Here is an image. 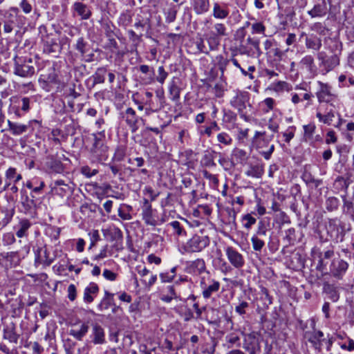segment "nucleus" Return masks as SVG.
<instances>
[{
	"label": "nucleus",
	"instance_id": "nucleus-1",
	"mask_svg": "<svg viewBox=\"0 0 354 354\" xmlns=\"http://www.w3.org/2000/svg\"><path fill=\"white\" fill-rule=\"evenodd\" d=\"M104 131L91 135L92 145L89 149L92 162H100L107 158L108 147L104 144Z\"/></svg>",
	"mask_w": 354,
	"mask_h": 354
},
{
	"label": "nucleus",
	"instance_id": "nucleus-2",
	"mask_svg": "<svg viewBox=\"0 0 354 354\" xmlns=\"http://www.w3.org/2000/svg\"><path fill=\"white\" fill-rule=\"evenodd\" d=\"M328 236L336 243L342 242L346 232L351 230V226L346 228L345 223L338 218H328L325 224Z\"/></svg>",
	"mask_w": 354,
	"mask_h": 354
},
{
	"label": "nucleus",
	"instance_id": "nucleus-3",
	"mask_svg": "<svg viewBox=\"0 0 354 354\" xmlns=\"http://www.w3.org/2000/svg\"><path fill=\"white\" fill-rule=\"evenodd\" d=\"M30 247L28 244L22 247L18 251L0 253V264L6 269L17 267L21 261L30 252Z\"/></svg>",
	"mask_w": 354,
	"mask_h": 354
},
{
	"label": "nucleus",
	"instance_id": "nucleus-4",
	"mask_svg": "<svg viewBox=\"0 0 354 354\" xmlns=\"http://www.w3.org/2000/svg\"><path fill=\"white\" fill-rule=\"evenodd\" d=\"M106 343L105 330L99 324H92L91 331L89 335V342L78 348V354H89V351L93 345H103Z\"/></svg>",
	"mask_w": 354,
	"mask_h": 354
},
{
	"label": "nucleus",
	"instance_id": "nucleus-5",
	"mask_svg": "<svg viewBox=\"0 0 354 354\" xmlns=\"http://www.w3.org/2000/svg\"><path fill=\"white\" fill-rule=\"evenodd\" d=\"M265 135V131H255L252 145L266 160H269L274 151V145L269 146L270 139L266 138Z\"/></svg>",
	"mask_w": 354,
	"mask_h": 354
},
{
	"label": "nucleus",
	"instance_id": "nucleus-6",
	"mask_svg": "<svg viewBox=\"0 0 354 354\" xmlns=\"http://www.w3.org/2000/svg\"><path fill=\"white\" fill-rule=\"evenodd\" d=\"M250 94L245 91L235 90L233 91V96L230 100V104L232 107L236 109L241 118L247 120V116L245 110L250 104Z\"/></svg>",
	"mask_w": 354,
	"mask_h": 354
},
{
	"label": "nucleus",
	"instance_id": "nucleus-7",
	"mask_svg": "<svg viewBox=\"0 0 354 354\" xmlns=\"http://www.w3.org/2000/svg\"><path fill=\"white\" fill-rule=\"evenodd\" d=\"M236 50L239 54L245 55L252 58H258L262 55L259 39L256 37H248L240 44Z\"/></svg>",
	"mask_w": 354,
	"mask_h": 354
},
{
	"label": "nucleus",
	"instance_id": "nucleus-8",
	"mask_svg": "<svg viewBox=\"0 0 354 354\" xmlns=\"http://www.w3.org/2000/svg\"><path fill=\"white\" fill-rule=\"evenodd\" d=\"M14 74L22 77H30L35 73V67L31 59L16 57L14 59Z\"/></svg>",
	"mask_w": 354,
	"mask_h": 354
},
{
	"label": "nucleus",
	"instance_id": "nucleus-9",
	"mask_svg": "<svg viewBox=\"0 0 354 354\" xmlns=\"http://www.w3.org/2000/svg\"><path fill=\"white\" fill-rule=\"evenodd\" d=\"M317 85L315 96L319 103H328L333 106L332 102L336 98L337 95L333 93L332 86L321 81H317Z\"/></svg>",
	"mask_w": 354,
	"mask_h": 354
},
{
	"label": "nucleus",
	"instance_id": "nucleus-10",
	"mask_svg": "<svg viewBox=\"0 0 354 354\" xmlns=\"http://www.w3.org/2000/svg\"><path fill=\"white\" fill-rule=\"evenodd\" d=\"M209 245V239L207 236H193L183 246L185 252H199Z\"/></svg>",
	"mask_w": 354,
	"mask_h": 354
},
{
	"label": "nucleus",
	"instance_id": "nucleus-11",
	"mask_svg": "<svg viewBox=\"0 0 354 354\" xmlns=\"http://www.w3.org/2000/svg\"><path fill=\"white\" fill-rule=\"evenodd\" d=\"M120 114V117L125 121L131 132L133 133H136L138 130L140 124L144 122V120L138 116L136 111L131 107L121 111Z\"/></svg>",
	"mask_w": 354,
	"mask_h": 354
},
{
	"label": "nucleus",
	"instance_id": "nucleus-12",
	"mask_svg": "<svg viewBox=\"0 0 354 354\" xmlns=\"http://www.w3.org/2000/svg\"><path fill=\"white\" fill-rule=\"evenodd\" d=\"M39 83L41 88L47 91H50L51 84L59 83L58 75L54 66L48 67L40 75Z\"/></svg>",
	"mask_w": 354,
	"mask_h": 354
},
{
	"label": "nucleus",
	"instance_id": "nucleus-13",
	"mask_svg": "<svg viewBox=\"0 0 354 354\" xmlns=\"http://www.w3.org/2000/svg\"><path fill=\"white\" fill-rule=\"evenodd\" d=\"M263 47L266 50V55L267 57L273 58L274 61L277 62H280L283 59V57L285 56L286 52L279 49L274 39H266L263 42Z\"/></svg>",
	"mask_w": 354,
	"mask_h": 354
},
{
	"label": "nucleus",
	"instance_id": "nucleus-14",
	"mask_svg": "<svg viewBox=\"0 0 354 354\" xmlns=\"http://www.w3.org/2000/svg\"><path fill=\"white\" fill-rule=\"evenodd\" d=\"M243 348L250 354H259L261 352L259 338L257 334L252 333L245 335L243 340Z\"/></svg>",
	"mask_w": 354,
	"mask_h": 354
},
{
	"label": "nucleus",
	"instance_id": "nucleus-15",
	"mask_svg": "<svg viewBox=\"0 0 354 354\" xmlns=\"http://www.w3.org/2000/svg\"><path fill=\"white\" fill-rule=\"evenodd\" d=\"M33 124H39L37 120H30L27 124H21L19 122H11L8 120V129L13 136H20L27 132Z\"/></svg>",
	"mask_w": 354,
	"mask_h": 354
},
{
	"label": "nucleus",
	"instance_id": "nucleus-16",
	"mask_svg": "<svg viewBox=\"0 0 354 354\" xmlns=\"http://www.w3.org/2000/svg\"><path fill=\"white\" fill-rule=\"evenodd\" d=\"M348 268V264L346 261L335 259L330 266V272L334 277L340 279L346 273Z\"/></svg>",
	"mask_w": 354,
	"mask_h": 354
},
{
	"label": "nucleus",
	"instance_id": "nucleus-17",
	"mask_svg": "<svg viewBox=\"0 0 354 354\" xmlns=\"http://www.w3.org/2000/svg\"><path fill=\"white\" fill-rule=\"evenodd\" d=\"M227 258L230 263L237 269L241 268L245 265L243 256L233 247L229 246L225 250Z\"/></svg>",
	"mask_w": 354,
	"mask_h": 354
},
{
	"label": "nucleus",
	"instance_id": "nucleus-18",
	"mask_svg": "<svg viewBox=\"0 0 354 354\" xmlns=\"http://www.w3.org/2000/svg\"><path fill=\"white\" fill-rule=\"evenodd\" d=\"M50 188L53 194L57 195L62 198L70 195L73 192L72 187L66 183L64 180H57L52 183Z\"/></svg>",
	"mask_w": 354,
	"mask_h": 354
},
{
	"label": "nucleus",
	"instance_id": "nucleus-19",
	"mask_svg": "<svg viewBox=\"0 0 354 354\" xmlns=\"http://www.w3.org/2000/svg\"><path fill=\"white\" fill-rule=\"evenodd\" d=\"M16 329V324L13 322L3 324V339L8 340L10 343L17 344L20 335L17 333Z\"/></svg>",
	"mask_w": 354,
	"mask_h": 354
},
{
	"label": "nucleus",
	"instance_id": "nucleus-20",
	"mask_svg": "<svg viewBox=\"0 0 354 354\" xmlns=\"http://www.w3.org/2000/svg\"><path fill=\"white\" fill-rule=\"evenodd\" d=\"M46 166L50 173L62 174L66 169V164L61 162V160L56 158L54 155L47 157Z\"/></svg>",
	"mask_w": 354,
	"mask_h": 354
},
{
	"label": "nucleus",
	"instance_id": "nucleus-21",
	"mask_svg": "<svg viewBox=\"0 0 354 354\" xmlns=\"http://www.w3.org/2000/svg\"><path fill=\"white\" fill-rule=\"evenodd\" d=\"M182 4L183 3L175 4L169 1L165 3L163 8V14L167 23L170 24L176 20L177 13Z\"/></svg>",
	"mask_w": 354,
	"mask_h": 354
},
{
	"label": "nucleus",
	"instance_id": "nucleus-22",
	"mask_svg": "<svg viewBox=\"0 0 354 354\" xmlns=\"http://www.w3.org/2000/svg\"><path fill=\"white\" fill-rule=\"evenodd\" d=\"M325 53H318L317 58L321 61L320 66H323L326 72L332 71L339 64V59L337 54H334L328 59H325Z\"/></svg>",
	"mask_w": 354,
	"mask_h": 354
},
{
	"label": "nucleus",
	"instance_id": "nucleus-23",
	"mask_svg": "<svg viewBox=\"0 0 354 354\" xmlns=\"http://www.w3.org/2000/svg\"><path fill=\"white\" fill-rule=\"evenodd\" d=\"M186 272L189 274L198 275L206 270L205 262L203 259H197L186 263Z\"/></svg>",
	"mask_w": 354,
	"mask_h": 354
},
{
	"label": "nucleus",
	"instance_id": "nucleus-24",
	"mask_svg": "<svg viewBox=\"0 0 354 354\" xmlns=\"http://www.w3.org/2000/svg\"><path fill=\"white\" fill-rule=\"evenodd\" d=\"M209 284H206L204 280L201 281V287L202 288V295L205 299H209L212 297L214 293L217 292L221 286L219 281L215 279H209Z\"/></svg>",
	"mask_w": 354,
	"mask_h": 354
},
{
	"label": "nucleus",
	"instance_id": "nucleus-25",
	"mask_svg": "<svg viewBox=\"0 0 354 354\" xmlns=\"http://www.w3.org/2000/svg\"><path fill=\"white\" fill-rule=\"evenodd\" d=\"M75 49L80 53L81 56L85 57L84 60L86 62H89L93 61L94 54L91 53L86 55L89 50V44L84 37H81L77 39L76 44H75Z\"/></svg>",
	"mask_w": 354,
	"mask_h": 354
},
{
	"label": "nucleus",
	"instance_id": "nucleus-26",
	"mask_svg": "<svg viewBox=\"0 0 354 354\" xmlns=\"http://www.w3.org/2000/svg\"><path fill=\"white\" fill-rule=\"evenodd\" d=\"M72 9L75 14L80 17L82 20H87L92 15L91 8L80 1H75L72 6Z\"/></svg>",
	"mask_w": 354,
	"mask_h": 354
},
{
	"label": "nucleus",
	"instance_id": "nucleus-27",
	"mask_svg": "<svg viewBox=\"0 0 354 354\" xmlns=\"http://www.w3.org/2000/svg\"><path fill=\"white\" fill-rule=\"evenodd\" d=\"M142 216V219L147 225L151 226L157 225V221L153 216L151 205L147 199H145Z\"/></svg>",
	"mask_w": 354,
	"mask_h": 354
},
{
	"label": "nucleus",
	"instance_id": "nucleus-28",
	"mask_svg": "<svg viewBox=\"0 0 354 354\" xmlns=\"http://www.w3.org/2000/svg\"><path fill=\"white\" fill-rule=\"evenodd\" d=\"M32 223L27 218H21L19 223L14 226L15 234L18 238L27 237L28 236V230Z\"/></svg>",
	"mask_w": 354,
	"mask_h": 354
},
{
	"label": "nucleus",
	"instance_id": "nucleus-29",
	"mask_svg": "<svg viewBox=\"0 0 354 354\" xmlns=\"http://www.w3.org/2000/svg\"><path fill=\"white\" fill-rule=\"evenodd\" d=\"M88 329L89 326L87 322H81L80 324H76L74 328L70 330L69 335L77 340L81 341L87 334Z\"/></svg>",
	"mask_w": 354,
	"mask_h": 354
},
{
	"label": "nucleus",
	"instance_id": "nucleus-30",
	"mask_svg": "<svg viewBox=\"0 0 354 354\" xmlns=\"http://www.w3.org/2000/svg\"><path fill=\"white\" fill-rule=\"evenodd\" d=\"M230 10L226 3L214 2L213 4L212 15L218 19H224L229 15Z\"/></svg>",
	"mask_w": 354,
	"mask_h": 354
},
{
	"label": "nucleus",
	"instance_id": "nucleus-31",
	"mask_svg": "<svg viewBox=\"0 0 354 354\" xmlns=\"http://www.w3.org/2000/svg\"><path fill=\"white\" fill-rule=\"evenodd\" d=\"M98 292L99 287L97 284L94 282H91L84 289L83 297L84 301L87 304L93 302Z\"/></svg>",
	"mask_w": 354,
	"mask_h": 354
},
{
	"label": "nucleus",
	"instance_id": "nucleus-32",
	"mask_svg": "<svg viewBox=\"0 0 354 354\" xmlns=\"http://www.w3.org/2000/svg\"><path fill=\"white\" fill-rule=\"evenodd\" d=\"M306 336L308 342L312 344L315 349L319 352L321 351V342L324 333L321 330H313L312 333L306 332Z\"/></svg>",
	"mask_w": 354,
	"mask_h": 354
},
{
	"label": "nucleus",
	"instance_id": "nucleus-33",
	"mask_svg": "<svg viewBox=\"0 0 354 354\" xmlns=\"http://www.w3.org/2000/svg\"><path fill=\"white\" fill-rule=\"evenodd\" d=\"M43 49L48 54H57L61 51V46L57 39L48 37L44 42Z\"/></svg>",
	"mask_w": 354,
	"mask_h": 354
},
{
	"label": "nucleus",
	"instance_id": "nucleus-34",
	"mask_svg": "<svg viewBox=\"0 0 354 354\" xmlns=\"http://www.w3.org/2000/svg\"><path fill=\"white\" fill-rule=\"evenodd\" d=\"M179 82L178 78L174 77L169 84L170 99L174 102H177L180 99L181 88L179 87Z\"/></svg>",
	"mask_w": 354,
	"mask_h": 354
},
{
	"label": "nucleus",
	"instance_id": "nucleus-35",
	"mask_svg": "<svg viewBox=\"0 0 354 354\" xmlns=\"http://www.w3.org/2000/svg\"><path fill=\"white\" fill-rule=\"evenodd\" d=\"M217 153H218L214 150L205 151L201 160V165L203 167L208 168L215 167L216 165L214 162V158Z\"/></svg>",
	"mask_w": 354,
	"mask_h": 354
},
{
	"label": "nucleus",
	"instance_id": "nucleus-36",
	"mask_svg": "<svg viewBox=\"0 0 354 354\" xmlns=\"http://www.w3.org/2000/svg\"><path fill=\"white\" fill-rule=\"evenodd\" d=\"M139 71L147 76L142 78L145 84H151L155 82V71L153 67L146 64H142L139 66Z\"/></svg>",
	"mask_w": 354,
	"mask_h": 354
},
{
	"label": "nucleus",
	"instance_id": "nucleus-37",
	"mask_svg": "<svg viewBox=\"0 0 354 354\" xmlns=\"http://www.w3.org/2000/svg\"><path fill=\"white\" fill-rule=\"evenodd\" d=\"M192 5L197 15H202L209 10V0H192Z\"/></svg>",
	"mask_w": 354,
	"mask_h": 354
},
{
	"label": "nucleus",
	"instance_id": "nucleus-38",
	"mask_svg": "<svg viewBox=\"0 0 354 354\" xmlns=\"http://www.w3.org/2000/svg\"><path fill=\"white\" fill-rule=\"evenodd\" d=\"M306 46L308 49L319 50L322 47V39L315 35H310L306 37Z\"/></svg>",
	"mask_w": 354,
	"mask_h": 354
},
{
	"label": "nucleus",
	"instance_id": "nucleus-39",
	"mask_svg": "<svg viewBox=\"0 0 354 354\" xmlns=\"http://www.w3.org/2000/svg\"><path fill=\"white\" fill-rule=\"evenodd\" d=\"M20 193L21 203L24 208L23 211L24 213L27 214L31 210L32 207L35 205L34 200L28 197L26 189H21Z\"/></svg>",
	"mask_w": 354,
	"mask_h": 354
},
{
	"label": "nucleus",
	"instance_id": "nucleus-40",
	"mask_svg": "<svg viewBox=\"0 0 354 354\" xmlns=\"http://www.w3.org/2000/svg\"><path fill=\"white\" fill-rule=\"evenodd\" d=\"M270 230V221L268 220L261 219L258 223L256 233L254 235L260 238L266 236L268 232Z\"/></svg>",
	"mask_w": 354,
	"mask_h": 354
},
{
	"label": "nucleus",
	"instance_id": "nucleus-41",
	"mask_svg": "<svg viewBox=\"0 0 354 354\" xmlns=\"http://www.w3.org/2000/svg\"><path fill=\"white\" fill-rule=\"evenodd\" d=\"M299 64L305 68L311 73L316 72V66L314 62V58L312 55H308L304 56L300 61Z\"/></svg>",
	"mask_w": 354,
	"mask_h": 354
},
{
	"label": "nucleus",
	"instance_id": "nucleus-42",
	"mask_svg": "<svg viewBox=\"0 0 354 354\" xmlns=\"http://www.w3.org/2000/svg\"><path fill=\"white\" fill-rule=\"evenodd\" d=\"M220 127L216 121H212L208 127L200 126L198 127V133L201 136L206 135L210 137L214 131H218Z\"/></svg>",
	"mask_w": 354,
	"mask_h": 354
},
{
	"label": "nucleus",
	"instance_id": "nucleus-43",
	"mask_svg": "<svg viewBox=\"0 0 354 354\" xmlns=\"http://www.w3.org/2000/svg\"><path fill=\"white\" fill-rule=\"evenodd\" d=\"M340 201L339 198L335 196L326 198L325 201V207L328 212H333L337 211L339 207Z\"/></svg>",
	"mask_w": 354,
	"mask_h": 354
},
{
	"label": "nucleus",
	"instance_id": "nucleus-44",
	"mask_svg": "<svg viewBox=\"0 0 354 354\" xmlns=\"http://www.w3.org/2000/svg\"><path fill=\"white\" fill-rule=\"evenodd\" d=\"M304 129V140L306 142L310 143V140L315 133L316 127L315 124L310 123L303 126Z\"/></svg>",
	"mask_w": 354,
	"mask_h": 354
},
{
	"label": "nucleus",
	"instance_id": "nucleus-45",
	"mask_svg": "<svg viewBox=\"0 0 354 354\" xmlns=\"http://www.w3.org/2000/svg\"><path fill=\"white\" fill-rule=\"evenodd\" d=\"M343 199V212L348 215L351 220L354 221V203L346 199V196H342Z\"/></svg>",
	"mask_w": 354,
	"mask_h": 354
},
{
	"label": "nucleus",
	"instance_id": "nucleus-46",
	"mask_svg": "<svg viewBox=\"0 0 354 354\" xmlns=\"http://www.w3.org/2000/svg\"><path fill=\"white\" fill-rule=\"evenodd\" d=\"M316 117L320 122H323L327 125H330L335 118V112L332 109L328 111L326 114H322L320 112L316 113Z\"/></svg>",
	"mask_w": 354,
	"mask_h": 354
},
{
	"label": "nucleus",
	"instance_id": "nucleus-47",
	"mask_svg": "<svg viewBox=\"0 0 354 354\" xmlns=\"http://www.w3.org/2000/svg\"><path fill=\"white\" fill-rule=\"evenodd\" d=\"M225 342H227V348H232L234 345H240V337L236 331L228 333L225 337Z\"/></svg>",
	"mask_w": 354,
	"mask_h": 354
},
{
	"label": "nucleus",
	"instance_id": "nucleus-48",
	"mask_svg": "<svg viewBox=\"0 0 354 354\" xmlns=\"http://www.w3.org/2000/svg\"><path fill=\"white\" fill-rule=\"evenodd\" d=\"M326 9L325 4H316L313 9L308 11V14L313 18L323 17L326 14Z\"/></svg>",
	"mask_w": 354,
	"mask_h": 354
},
{
	"label": "nucleus",
	"instance_id": "nucleus-49",
	"mask_svg": "<svg viewBox=\"0 0 354 354\" xmlns=\"http://www.w3.org/2000/svg\"><path fill=\"white\" fill-rule=\"evenodd\" d=\"M106 74V68L101 67L97 68L95 73L93 75L92 78L93 84H102L104 82L105 75Z\"/></svg>",
	"mask_w": 354,
	"mask_h": 354
},
{
	"label": "nucleus",
	"instance_id": "nucleus-50",
	"mask_svg": "<svg viewBox=\"0 0 354 354\" xmlns=\"http://www.w3.org/2000/svg\"><path fill=\"white\" fill-rule=\"evenodd\" d=\"M264 170L262 165H257L250 166L249 169L245 171L248 176L253 178H261L263 174Z\"/></svg>",
	"mask_w": 354,
	"mask_h": 354
},
{
	"label": "nucleus",
	"instance_id": "nucleus-51",
	"mask_svg": "<svg viewBox=\"0 0 354 354\" xmlns=\"http://www.w3.org/2000/svg\"><path fill=\"white\" fill-rule=\"evenodd\" d=\"M345 139L348 142H353L354 140V122L351 121L346 124L345 129L342 131Z\"/></svg>",
	"mask_w": 354,
	"mask_h": 354
},
{
	"label": "nucleus",
	"instance_id": "nucleus-52",
	"mask_svg": "<svg viewBox=\"0 0 354 354\" xmlns=\"http://www.w3.org/2000/svg\"><path fill=\"white\" fill-rule=\"evenodd\" d=\"M276 104L275 100L272 97H267L259 103V106L263 113L272 111Z\"/></svg>",
	"mask_w": 354,
	"mask_h": 354
},
{
	"label": "nucleus",
	"instance_id": "nucleus-53",
	"mask_svg": "<svg viewBox=\"0 0 354 354\" xmlns=\"http://www.w3.org/2000/svg\"><path fill=\"white\" fill-rule=\"evenodd\" d=\"M6 180H12L15 183H17L21 180L22 176L20 174L17 173V169L14 167H10L6 171Z\"/></svg>",
	"mask_w": 354,
	"mask_h": 354
},
{
	"label": "nucleus",
	"instance_id": "nucleus-54",
	"mask_svg": "<svg viewBox=\"0 0 354 354\" xmlns=\"http://www.w3.org/2000/svg\"><path fill=\"white\" fill-rule=\"evenodd\" d=\"M221 39V38L220 37L209 32L207 37V41L209 44V50H216L220 44Z\"/></svg>",
	"mask_w": 354,
	"mask_h": 354
},
{
	"label": "nucleus",
	"instance_id": "nucleus-55",
	"mask_svg": "<svg viewBox=\"0 0 354 354\" xmlns=\"http://www.w3.org/2000/svg\"><path fill=\"white\" fill-rule=\"evenodd\" d=\"M127 152V147L123 145L117 146L114 155L113 156V160L120 162L124 160Z\"/></svg>",
	"mask_w": 354,
	"mask_h": 354
},
{
	"label": "nucleus",
	"instance_id": "nucleus-56",
	"mask_svg": "<svg viewBox=\"0 0 354 354\" xmlns=\"http://www.w3.org/2000/svg\"><path fill=\"white\" fill-rule=\"evenodd\" d=\"M212 33L220 37L226 36L227 34V28L225 24L222 23H216L212 26V30L210 31Z\"/></svg>",
	"mask_w": 354,
	"mask_h": 354
},
{
	"label": "nucleus",
	"instance_id": "nucleus-57",
	"mask_svg": "<svg viewBox=\"0 0 354 354\" xmlns=\"http://www.w3.org/2000/svg\"><path fill=\"white\" fill-rule=\"evenodd\" d=\"M1 213L3 215L1 221L3 223H5L6 225H8L11 221L14 216L15 209L12 208H9L8 206H4L2 207Z\"/></svg>",
	"mask_w": 354,
	"mask_h": 354
},
{
	"label": "nucleus",
	"instance_id": "nucleus-58",
	"mask_svg": "<svg viewBox=\"0 0 354 354\" xmlns=\"http://www.w3.org/2000/svg\"><path fill=\"white\" fill-rule=\"evenodd\" d=\"M173 230L174 234L178 236H186L187 232L182 225L178 221H174L169 223Z\"/></svg>",
	"mask_w": 354,
	"mask_h": 354
},
{
	"label": "nucleus",
	"instance_id": "nucleus-59",
	"mask_svg": "<svg viewBox=\"0 0 354 354\" xmlns=\"http://www.w3.org/2000/svg\"><path fill=\"white\" fill-rule=\"evenodd\" d=\"M15 103L21 108L24 113H27L30 109L31 100L28 97H24L18 99Z\"/></svg>",
	"mask_w": 354,
	"mask_h": 354
},
{
	"label": "nucleus",
	"instance_id": "nucleus-60",
	"mask_svg": "<svg viewBox=\"0 0 354 354\" xmlns=\"http://www.w3.org/2000/svg\"><path fill=\"white\" fill-rule=\"evenodd\" d=\"M241 222L243 227L250 230L256 223L257 219L250 214H246L242 216Z\"/></svg>",
	"mask_w": 354,
	"mask_h": 354
},
{
	"label": "nucleus",
	"instance_id": "nucleus-61",
	"mask_svg": "<svg viewBox=\"0 0 354 354\" xmlns=\"http://www.w3.org/2000/svg\"><path fill=\"white\" fill-rule=\"evenodd\" d=\"M119 24L123 26H129L132 21L131 11L127 10L120 14L118 19Z\"/></svg>",
	"mask_w": 354,
	"mask_h": 354
},
{
	"label": "nucleus",
	"instance_id": "nucleus-62",
	"mask_svg": "<svg viewBox=\"0 0 354 354\" xmlns=\"http://www.w3.org/2000/svg\"><path fill=\"white\" fill-rule=\"evenodd\" d=\"M227 216L226 223L230 225L231 228L236 227V213L234 209L228 208L226 209Z\"/></svg>",
	"mask_w": 354,
	"mask_h": 354
},
{
	"label": "nucleus",
	"instance_id": "nucleus-63",
	"mask_svg": "<svg viewBox=\"0 0 354 354\" xmlns=\"http://www.w3.org/2000/svg\"><path fill=\"white\" fill-rule=\"evenodd\" d=\"M216 60L218 68L219 71L221 72V76H223L225 71L227 68V66L230 64V60L223 57V56L222 55L217 56Z\"/></svg>",
	"mask_w": 354,
	"mask_h": 354
},
{
	"label": "nucleus",
	"instance_id": "nucleus-64",
	"mask_svg": "<svg viewBox=\"0 0 354 354\" xmlns=\"http://www.w3.org/2000/svg\"><path fill=\"white\" fill-rule=\"evenodd\" d=\"M252 248L254 250L260 252L265 246V242L260 237L253 235L251 238Z\"/></svg>",
	"mask_w": 354,
	"mask_h": 354
}]
</instances>
